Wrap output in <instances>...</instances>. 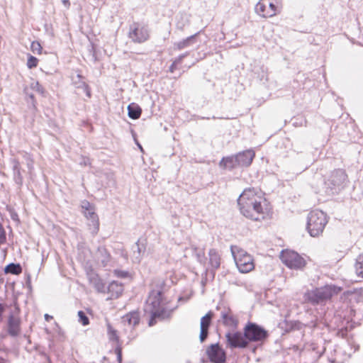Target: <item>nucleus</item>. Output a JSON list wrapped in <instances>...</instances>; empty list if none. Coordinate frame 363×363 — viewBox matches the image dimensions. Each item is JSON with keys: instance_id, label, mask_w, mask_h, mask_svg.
Listing matches in <instances>:
<instances>
[{"instance_id": "obj_45", "label": "nucleus", "mask_w": 363, "mask_h": 363, "mask_svg": "<svg viewBox=\"0 0 363 363\" xmlns=\"http://www.w3.org/2000/svg\"><path fill=\"white\" fill-rule=\"evenodd\" d=\"M177 65L175 64V62L173 61L172 64L170 65V67L169 68V71L171 73H173L174 72V70L177 69Z\"/></svg>"}, {"instance_id": "obj_37", "label": "nucleus", "mask_w": 363, "mask_h": 363, "mask_svg": "<svg viewBox=\"0 0 363 363\" xmlns=\"http://www.w3.org/2000/svg\"><path fill=\"white\" fill-rule=\"evenodd\" d=\"M13 172L21 170L20 162L13 158L11 160Z\"/></svg>"}, {"instance_id": "obj_51", "label": "nucleus", "mask_w": 363, "mask_h": 363, "mask_svg": "<svg viewBox=\"0 0 363 363\" xmlns=\"http://www.w3.org/2000/svg\"><path fill=\"white\" fill-rule=\"evenodd\" d=\"M360 188H361L362 194H363V179L362 180V182L360 183Z\"/></svg>"}, {"instance_id": "obj_1", "label": "nucleus", "mask_w": 363, "mask_h": 363, "mask_svg": "<svg viewBox=\"0 0 363 363\" xmlns=\"http://www.w3.org/2000/svg\"><path fill=\"white\" fill-rule=\"evenodd\" d=\"M265 199L255 188L245 189L238 199L240 213L246 218L259 221L266 218L267 212L262 203Z\"/></svg>"}, {"instance_id": "obj_56", "label": "nucleus", "mask_w": 363, "mask_h": 363, "mask_svg": "<svg viewBox=\"0 0 363 363\" xmlns=\"http://www.w3.org/2000/svg\"><path fill=\"white\" fill-rule=\"evenodd\" d=\"M186 363H190V362H189V361H187Z\"/></svg>"}, {"instance_id": "obj_5", "label": "nucleus", "mask_w": 363, "mask_h": 363, "mask_svg": "<svg viewBox=\"0 0 363 363\" xmlns=\"http://www.w3.org/2000/svg\"><path fill=\"white\" fill-rule=\"evenodd\" d=\"M128 38L134 43L142 44L150 38V28L143 22H133L129 26Z\"/></svg>"}, {"instance_id": "obj_14", "label": "nucleus", "mask_w": 363, "mask_h": 363, "mask_svg": "<svg viewBox=\"0 0 363 363\" xmlns=\"http://www.w3.org/2000/svg\"><path fill=\"white\" fill-rule=\"evenodd\" d=\"M20 318L13 314H10L7 321V332L11 337H16L21 331Z\"/></svg>"}, {"instance_id": "obj_53", "label": "nucleus", "mask_w": 363, "mask_h": 363, "mask_svg": "<svg viewBox=\"0 0 363 363\" xmlns=\"http://www.w3.org/2000/svg\"><path fill=\"white\" fill-rule=\"evenodd\" d=\"M138 146H139V148H140V150H143V147H142V146H141L140 145H139V144H138Z\"/></svg>"}, {"instance_id": "obj_8", "label": "nucleus", "mask_w": 363, "mask_h": 363, "mask_svg": "<svg viewBox=\"0 0 363 363\" xmlns=\"http://www.w3.org/2000/svg\"><path fill=\"white\" fill-rule=\"evenodd\" d=\"M243 332L248 345L250 342H262L269 335L268 332L264 328L252 322H248L245 325Z\"/></svg>"}, {"instance_id": "obj_23", "label": "nucleus", "mask_w": 363, "mask_h": 363, "mask_svg": "<svg viewBox=\"0 0 363 363\" xmlns=\"http://www.w3.org/2000/svg\"><path fill=\"white\" fill-rule=\"evenodd\" d=\"M209 264L213 269H217L220 265V256L216 249H211L208 252Z\"/></svg>"}, {"instance_id": "obj_13", "label": "nucleus", "mask_w": 363, "mask_h": 363, "mask_svg": "<svg viewBox=\"0 0 363 363\" xmlns=\"http://www.w3.org/2000/svg\"><path fill=\"white\" fill-rule=\"evenodd\" d=\"M255 156V153L252 150H247L236 154L238 164L239 167H249Z\"/></svg>"}, {"instance_id": "obj_52", "label": "nucleus", "mask_w": 363, "mask_h": 363, "mask_svg": "<svg viewBox=\"0 0 363 363\" xmlns=\"http://www.w3.org/2000/svg\"><path fill=\"white\" fill-rule=\"evenodd\" d=\"M0 363H5L4 359L0 357Z\"/></svg>"}, {"instance_id": "obj_16", "label": "nucleus", "mask_w": 363, "mask_h": 363, "mask_svg": "<svg viewBox=\"0 0 363 363\" xmlns=\"http://www.w3.org/2000/svg\"><path fill=\"white\" fill-rule=\"evenodd\" d=\"M220 318L224 325L236 329L238 325V320L234 316L230 309H225L221 312Z\"/></svg>"}, {"instance_id": "obj_9", "label": "nucleus", "mask_w": 363, "mask_h": 363, "mask_svg": "<svg viewBox=\"0 0 363 363\" xmlns=\"http://www.w3.org/2000/svg\"><path fill=\"white\" fill-rule=\"evenodd\" d=\"M281 259L286 266L293 269H302L306 264V260L294 251H282Z\"/></svg>"}, {"instance_id": "obj_31", "label": "nucleus", "mask_w": 363, "mask_h": 363, "mask_svg": "<svg viewBox=\"0 0 363 363\" xmlns=\"http://www.w3.org/2000/svg\"><path fill=\"white\" fill-rule=\"evenodd\" d=\"M79 321L83 325H87L89 323V319L85 314V313L82 311H79L78 312Z\"/></svg>"}, {"instance_id": "obj_54", "label": "nucleus", "mask_w": 363, "mask_h": 363, "mask_svg": "<svg viewBox=\"0 0 363 363\" xmlns=\"http://www.w3.org/2000/svg\"><path fill=\"white\" fill-rule=\"evenodd\" d=\"M30 98L33 99V94H30Z\"/></svg>"}, {"instance_id": "obj_21", "label": "nucleus", "mask_w": 363, "mask_h": 363, "mask_svg": "<svg viewBox=\"0 0 363 363\" xmlns=\"http://www.w3.org/2000/svg\"><path fill=\"white\" fill-rule=\"evenodd\" d=\"M133 259L134 262L139 263L142 259L143 254L145 251V246L140 244V240L133 246Z\"/></svg>"}, {"instance_id": "obj_34", "label": "nucleus", "mask_w": 363, "mask_h": 363, "mask_svg": "<svg viewBox=\"0 0 363 363\" xmlns=\"http://www.w3.org/2000/svg\"><path fill=\"white\" fill-rule=\"evenodd\" d=\"M13 175L15 182L18 185L21 186L23 182V177L21 174V170L13 172Z\"/></svg>"}, {"instance_id": "obj_15", "label": "nucleus", "mask_w": 363, "mask_h": 363, "mask_svg": "<svg viewBox=\"0 0 363 363\" xmlns=\"http://www.w3.org/2000/svg\"><path fill=\"white\" fill-rule=\"evenodd\" d=\"M87 277L89 283L95 288L98 292L104 293L106 291V284L96 273H95L93 270H91L87 273Z\"/></svg>"}, {"instance_id": "obj_28", "label": "nucleus", "mask_w": 363, "mask_h": 363, "mask_svg": "<svg viewBox=\"0 0 363 363\" xmlns=\"http://www.w3.org/2000/svg\"><path fill=\"white\" fill-rule=\"evenodd\" d=\"M77 77L78 78L79 82H74V83L77 85V87L82 89L86 93V95L88 97H91V91L89 86L85 83V82L82 80V76L80 74H77Z\"/></svg>"}, {"instance_id": "obj_46", "label": "nucleus", "mask_w": 363, "mask_h": 363, "mask_svg": "<svg viewBox=\"0 0 363 363\" xmlns=\"http://www.w3.org/2000/svg\"><path fill=\"white\" fill-rule=\"evenodd\" d=\"M52 318H53V317H52V315H48V314H45V320L46 321H50V320H51Z\"/></svg>"}, {"instance_id": "obj_48", "label": "nucleus", "mask_w": 363, "mask_h": 363, "mask_svg": "<svg viewBox=\"0 0 363 363\" xmlns=\"http://www.w3.org/2000/svg\"><path fill=\"white\" fill-rule=\"evenodd\" d=\"M62 3L65 6H69L70 5V3H69V0H62Z\"/></svg>"}, {"instance_id": "obj_26", "label": "nucleus", "mask_w": 363, "mask_h": 363, "mask_svg": "<svg viewBox=\"0 0 363 363\" xmlns=\"http://www.w3.org/2000/svg\"><path fill=\"white\" fill-rule=\"evenodd\" d=\"M4 272L6 274L18 275L22 272V267L20 264L11 263L6 266Z\"/></svg>"}, {"instance_id": "obj_55", "label": "nucleus", "mask_w": 363, "mask_h": 363, "mask_svg": "<svg viewBox=\"0 0 363 363\" xmlns=\"http://www.w3.org/2000/svg\"><path fill=\"white\" fill-rule=\"evenodd\" d=\"M201 118H202V119H204L205 118H204V117H202ZM206 118V119H209L210 118H209V117H207V118Z\"/></svg>"}, {"instance_id": "obj_47", "label": "nucleus", "mask_w": 363, "mask_h": 363, "mask_svg": "<svg viewBox=\"0 0 363 363\" xmlns=\"http://www.w3.org/2000/svg\"><path fill=\"white\" fill-rule=\"evenodd\" d=\"M121 256H122V257H123L125 260H127V259H128V254H127V252H126L123 251V252H121Z\"/></svg>"}, {"instance_id": "obj_41", "label": "nucleus", "mask_w": 363, "mask_h": 363, "mask_svg": "<svg viewBox=\"0 0 363 363\" xmlns=\"http://www.w3.org/2000/svg\"><path fill=\"white\" fill-rule=\"evenodd\" d=\"M82 208L84 209V211H89L90 209H93L91 203L87 201H84L82 203Z\"/></svg>"}, {"instance_id": "obj_29", "label": "nucleus", "mask_w": 363, "mask_h": 363, "mask_svg": "<svg viewBox=\"0 0 363 363\" xmlns=\"http://www.w3.org/2000/svg\"><path fill=\"white\" fill-rule=\"evenodd\" d=\"M355 269L357 274L363 277V255H359L357 259Z\"/></svg>"}, {"instance_id": "obj_19", "label": "nucleus", "mask_w": 363, "mask_h": 363, "mask_svg": "<svg viewBox=\"0 0 363 363\" xmlns=\"http://www.w3.org/2000/svg\"><path fill=\"white\" fill-rule=\"evenodd\" d=\"M219 165L220 167L230 170L239 167L236 155L223 157Z\"/></svg>"}, {"instance_id": "obj_50", "label": "nucleus", "mask_w": 363, "mask_h": 363, "mask_svg": "<svg viewBox=\"0 0 363 363\" xmlns=\"http://www.w3.org/2000/svg\"><path fill=\"white\" fill-rule=\"evenodd\" d=\"M89 230H91V228H93V221H90L89 220Z\"/></svg>"}, {"instance_id": "obj_42", "label": "nucleus", "mask_w": 363, "mask_h": 363, "mask_svg": "<svg viewBox=\"0 0 363 363\" xmlns=\"http://www.w3.org/2000/svg\"><path fill=\"white\" fill-rule=\"evenodd\" d=\"M188 54H189L188 52H186V53H184V54H182V55H180L179 56H178V57H177L174 60V62H175V64H177V65H178L179 64H181V63H182V60H183V59H184V57H186L188 55Z\"/></svg>"}, {"instance_id": "obj_30", "label": "nucleus", "mask_w": 363, "mask_h": 363, "mask_svg": "<svg viewBox=\"0 0 363 363\" xmlns=\"http://www.w3.org/2000/svg\"><path fill=\"white\" fill-rule=\"evenodd\" d=\"M107 329L109 339L118 342L119 341V337L118 335L117 330H114L109 323L107 325Z\"/></svg>"}, {"instance_id": "obj_20", "label": "nucleus", "mask_w": 363, "mask_h": 363, "mask_svg": "<svg viewBox=\"0 0 363 363\" xmlns=\"http://www.w3.org/2000/svg\"><path fill=\"white\" fill-rule=\"evenodd\" d=\"M123 323L130 326H135L139 323L140 314L138 311H131L122 318Z\"/></svg>"}, {"instance_id": "obj_39", "label": "nucleus", "mask_w": 363, "mask_h": 363, "mask_svg": "<svg viewBox=\"0 0 363 363\" xmlns=\"http://www.w3.org/2000/svg\"><path fill=\"white\" fill-rule=\"evenodd\" d=\"M208 335V330L207 329H200V335L199 339L201 342H204L207 338Z\"/></svg>"}, {"instance_id": "obj_17", "label": "nucleus", "mask_w": 363, "mask_h": 363, "mask_svg": "<svg viewBox=\"0 0 363 363\" xmlns=\"http://www.w3.org/2000/svg\"><path fill=\"white\" fill-rule=\"evenodd\" d=\"M267 0H260L255 6L256 13L262 17L268 18L274 16L273 10L267 9Z\"/></svg>"}, {"instance_id": "obj_18", "label": "nucleus", "mask_w": 363, "mask_h": 363, "mask_svg": "<svg viewBox=\"0 0 363 363\" xmlns=\"http://www.w3.org/2000/svg\"><path fill=\"white\" fill-rule=\"evenodd\" d=\"M84 214L88 220L93 221V228H91V233L93 235H96L99 229V221L97 214L94 212V208L84 211Z\"/></svg>"}, {"instance_id": "obj_35", "label": "nucleus", "mask_w": 363, "mask_h": 363, "mask_svg": "<svg viewBox=\"0 0 363 363\" xmlns=\"http://www.w3.org/2000/svg\"><path fill=\"white\" fill-rule=\"evenodd\" d=\"M196 256L198 262H199L200 264H201L203 265L206 264V258L205 257V253H204L203 250H201V251L196 252Z\"/></svg>"}, {"instance_id": "obj_27", "label": "nucleus", "mask_w": 363, "mask_h": 363, "mask_svg": "<svg viewBox=\"0 0 363 363\" xmlns=\"http://www.w3.org/2000/svg\"><path fill=\"white\" fill-rule=\"evenodd\" d=\"M213 316V313L212 311L208 312L204 316H203L201 319L200 329L208 330Z\"/></svg>"}, {"instance_id": "obj_12", "label": "nucleus", "mask_w": 363, "mask_h": 363, "mask_svg": "<svg viewBox=\"0 0 363 363\" xmlns=\"http://www.w3.org/2000/svg\"><path fill=\"white\" fill-rule=\"evenodd\" d=\"M94 258L101 267H106L111 265V255L104 246H100L97 248Z\"/></svg>"}, {"instance_id": "obj_6", "label": "nucleus", "mask_w": 363, "mask_h": 363, "mask_svg": "<svg viewBox=\"0 0 363 363\" xmlns=\"http://www.w3.org/2000/svg\"><path fill=\"white\" fill-rule=\"evenodd\" d=\"M347 182V175L345 170L338 169L334 170L327 181L325 186L327 189H330V194H337L346 185Z\"/></svg>"}, {"instance_id": "obj_25", "label": "nucleus", "mask_w": 363, "mask_h": 363, "mask_svg": "<svg viewBox=\"0 0 363 363\" xmlns=\"http://www.w3.org/2000/svg\"><path fill=\"white\" fill-rule=\"evenodd\" d=\"M128 115L132 119H138L140 117L142 109L139 105L135 103H131L128 106Z\"/></svg>"}, {"instance_id": "obj_38", "label": "nucleus", "mask_w": 363, "mask_h": 363, "mask_svg": "<svg viewBox=\"0 0 363 363\" xmlns=\"http://www.w3.org/2000/svg\"><path fill=\"white\" fill-rule=\"evenodd\" d=\"M32 88L40 94H44V88L40 85L38 82L32 84Z\"/></svg>"}, {"instance_id": "obj_2", "label": "nucleus", "mask_w": 363, "mask_h": 363, "mask_svg": "<svg viewBox=\"0 0 363 363\" xmlns=\"http://www.w3.org/2000/svg\"><path fill=\"white\" fill-rule=\"evenodd\" d=\"M164 284V281H162L160 282L161 289L152 290L147 300L145 311L151 315L149 321L150 326H152L156 323V318H164L166 311L162 304V287Z\"/></svg>"}, {"instance_id": "obj_24", "label": "nucleus", "mask_w": 363, "mask_h": 363, "mask_svg": "<svg viewBox=\"0 0 363 363\" xmlns=\"http://www.w3.org/2000/svg\"><path fill=\"white\" fill-rule=\"evenodd\" d=\"M107 289L111 296L116 298L118 297L123 291V284L116 281L111 282Z\"/></svg>"}, {"instance_id": "obj_49", "label": "nucleus", "mask_w": 363, "mask_h": 363, "mask_svg": "<svg viewBox=\"0 0 363 363\" xmlns=\"http://www.w3.org/2000/svg\"><path fill=\"white\" fill-rule=\"evenodd\" d=\"M6 240L5 235H0V242H3Z\"/></svg>"}, {"instance_id": "obj_40", "label": "nucleus", "mask_w": 363, "mask_h": 363, "mask_svg": "<svg viewBox=\"0 0 363 363\" xmlns=\"http://www.w3.org/2000/svg\"><path fill=\"white\" fill-rule=\"evenodd\" d=\"M116 354L117 355V360L118 363H121L122 362V349L121 346H118L116 348Z\"/></svg>"}, {"instance_id": "obj_36", "label": "nucleus", "mask_w": 363, "mask_h": 363, "mask_svg": "<svg viewBox=\"0 0 363 363\" xmlns=\"http://www.w3.org/2000/svg\"><path fill=\"white\" fill-rule=\"evenodd\" d=\"M113 274L115 276H116L118 278H126L129 275V273L128 271L120 270V269H115L113 271Z\"/></svg>"}, {"instance_id": "obj_44", "label": "nucleus", "mask_w": 363, "mask_h": 363, "mask_svg": "<svg viewBox=\"0 0 363 363\" xmlns=\"http://www.w3.org/2000/svg\"><path fill=\"white\" fill-rule=\"evenodd\" d=\"M267 5L268 7L267 9L273 10V11L274 12V15H275L276 11H277L276 6L273 3L270 2L269 0H267Z\"/></svg>"}, {"instance_id": "obj_11", "label": "nucleus", "mask_w": 363, "mask_h": 363, "mask_svg": "<svg viewBox=\"0 0 363 363\" xmlns=\"http://www.w3.org/2000/svg\"><path fill=\"white\" fill-rule=\"evenodd\" d=\"M206 354L212 363H225L226 354L218 343L212 344L206 349Z\"/></svg>"}, {"instance_id": "obj_10", "label": "nucleus", "mask_w": 363, "mask_h": 363, "mask_svg": "<svg viewBox=\"0 0 363 363\" xmlns=\"http://www.w3.org/2000/svg\"><path fill=\"white\" fill-rule=\"evenodd\" d=\"M227 346L230 349H244L248 347L247 340L244 333L239 331L228 332L225 335Z\"/></svg>"}, {"instance_id": "obj_32", "label": "nucleus", "mask_w": 363, "mask_h": 363, "mask_svg": "<svg viewBox=\"0 0 363 363\" xmlns=\"http://www.w3.org/2000/svg\"><path fill=\"white\" fill-rule=\"evenodd\" d=\"M38 60L35 57L29 55L27 61V66L29 69H33L38 66Z\"/></svg>"}, {"instance_id": "obj_7", "label": "nucleus", "mask_w": 363, "mask_h": 363, "mask_svg": "<svg viewBox=\"0 0 363 363\" xmlns=\"http://www.w3.org/2000/svg\"><path fill=\"white\" fill-rule=\"evenodd\" d=\"M231 252L235 259L237 267L240 272L247 273L254 269L255 264L253 259L251 255L245 250L232 246Z\"/></svg>"}, {"instance_id": "obj_43", "label": "nucleus", "mask_w": 363, "mask_h": 363, "mask_svg": "<svg viewBox=\"0 0 363 363\" xmlns=\"http://www.w3.org/2000/svg\"><path fill=\"white\" fill-rule=\"evenodd\" d=\"M5 309H6V306L3 303L2 300L0 298V323L3 320V314H4Z\"/></svg>"}, {"instance_id": "obj_22", "label": "nucleus", "mask_w": 363, "mask_h": 363, "mask_svg": "<svg viewBox=\"0 0 363 363\" xmlns=\"http://www.w3.org/2000/svg\"><path fill=\"white\" fill-rule=\"evenodd\" d=\"M199 33L192 35L186 39H184L179 42L174 44V48L175 50H181L186 48H188L196 43V38Z\"/></svg>"}, {"instance_id": "obj_4", "label": "nucleus", "mask_w": 363, "mask_h": 363, "mask_svg": "<svg viewBox=\"0 0 363 363\" xmlns=\"http://www.w3.org/2000/svg\"><path fill=\"white\" fill-rule=\"evenodd\" d=\"M327 223L326 214L321 211H312L308 216L306 228L311 236L316 237L323 233Z\"/></svg>"}, {"instance_id": "obj_3", "label": "nucleus", "mask_w": 363, "mask_h": 363, "mask_svg": "<svg viewBox=\"0 0 363 363\" xmlns=\"http://www.w3.org/2000/svg\"><path fill=\"white\" fill-rule=\"evenodd\" d=\"M337 293V291L335 286L326 285L323 287L308 291L304 294V299L306 302L313 306L323 304L330 299L332 296Z\"/></svg>"}, {"instance_id": "obj_33", "label": "nucleus", "mask_w": 363, "mask_h": 363, "mask_svg": "<svg viewBox=\"0 0 363 363\" xmlns=\"http://www.w3.org/2000/svg\"><path fill=\"white\" fill-rule=\"evenodd\" d=\"M30 49L33 53L40 54L43 48L39 42L33 41L31 43Z\"/></svg>"}]
</instances>
